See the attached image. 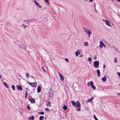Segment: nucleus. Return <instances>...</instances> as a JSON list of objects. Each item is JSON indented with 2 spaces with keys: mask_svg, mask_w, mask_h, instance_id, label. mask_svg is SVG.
I'll use <instances>...</instances> for the list:
<instances>
[{
  "mask_svg": "<svg viewBox=\"0 0 120 120\" xmlns=\"http://www.w3.org/2000/svg\"><path fill=\"white\" fill-rule=\"evenodd\" d=\"M21 26H22L23 27V28L25 29L26 28V26H27L23 24H22L21 25Z\"/></svg>",
  "mask_w": 120,
  "mask_h": 120,
  "instance_id": "obj_19",
  "label": "nucleus"
},
{
  "mask_svg": "<svg viewBox=\"0 0 120 120\" xmlns=\"http://www.w3.org/2000/svg\"><path fill=\"white\" fill-rule=\"evenodd\" d=\"M19 47L20 48L23 49H25L26 48L25 46L23 44L19 45Z\"/></svg>",
  "mask_w": 120,
  "mask_h": 120,
  "instance_id": "obj_9",
  "label": "nucleus"
},
{
  "mask_svg": "<svg viewBox=\"0 0 120 120\" xmlns=\"http://www.w3.org/2000/svg\"><path fill=\"white\" fill-rule=\"evenodd\" d=\"M29 100L32 103H34L35 101L34 99L33 98H31L30 99H29Z\"/></svg>",
  "mask_w": 120,
  "mask_h": 120,
  "instance_id": "obj_11",
  "label": "nucleus"
},
{
  "mask_svg": "<svg viewBox=\"0 0 120 120\" xmlns=\"http://www.w3.org/2000/svg\"><path fill=\"white\" fill-rule=\"evenodd\" d=\"M34 2L35 3V5L38 7L40 8H41L42 7L40 5V4L36 1V0L34 1Z\"/></svg>",
  "mask_w": 120,
  "mask_h": 120,
  "instance_id": "obj_5",
  "label": "nucleus"
},
{
  "mask_svg": "<svg viewBox=\"0 0 120 120\" xmlns=\"http://www.w3.org/2000/svg\"><path fill=\"white\" fill-rule=\"evenodd\" d=\"M103 46H104L105 47L106 46V45H105L104 44L103 45Z\"/></svg>",
  "mask_w": 120,
  "mask_h": 120,
  "instance_id": "obj_45",
  "label": "nucleus"
},
{
  "mask_svg": "<svg viewBox=\"0 0 120 120\" xmlns=\"http://www.w3.org/2000/svg\"><path fill=\"white\" fill-rule=\"evenodd\" d=\"M41 88L39 86L37 88V92L38 93L40 92L41 91Z\"/></svg>",
  "mask_w": 120,
  "mask_h": 120,
  "instance_id": "obj_13",
  "label": "nucleus"
},
{
  "mask_svg": "<svg viewBox=\"0 0 120 120\" xmlns=\"http://www.w3.org/2000/svg\"><path fill=\"white\" fill-rule=\"evenodd\" d=\"M90 0L89 1V2H91V1H92L93 0Z\"/></svg>",
  "mask_w": 120,
  "mask_h": 120,
  "instance_id": "obj_42",
  "label": "nucleus"
},
{
  "mask_svg": "<svg viewBox=\"0 0 120 120\" xmlns=\"http://www.w3.org/2000/svg\"><path fill=\"white\" fill-rule=\"evenodd\" d=\"M26 94L25 96V97L26 98L27 97V91H25Z\"/></svg>",
  "mask_w": 120,
  "mask_h": 120,
  "instance_id": "obj_26",
  "label": "nucleus"
},
{
  "mask_svg": "<svg viewBox=\"0 0 120 120\" xmlns=\"http://www.w3.org/2000/svg\"><path fill=\"white\" fill-rule=\"evenodd\" d=\"M58 73L59 74V75L61 80V81L63 80L64 79V78L63 76L60 74V73L59 72H58Z\"/></svg>",
  "mask_w": 120,
  "mask_h": 120,
  "instance_id": "obj_7",
  "label": "nucleus"
},
{
  "mask_svg": "<svg viewBox=\"0 0 120 120\" xmlns=\"http://www.w3.org/2000/svg\"><path fill=\"white\" fill-rule=\"evenodd\" d=\"M0 78H2V76H1V75H0Z\"/></svg>",
  "mask_w": 120,
  "mask_h": 120,
  "instance_id": "obj_47",
  "label": "nucleus"
},
{
  "mask_svg": "<svg viewBox=\"0 0 120 120\" xmlns=\"http://www.w3.org/2000/svg\"><path fill=\"white\" fill-rule=\"evenodd\" d=\"M51 95L50 96L51 98H52V97L53 96V94H51Z\"/></svg>",
  "mask_w": 120,
  "mask_h": 120,
  "instance_id": "obj_43",
  "label": "nucleus"
},
{
  "mask_svg": "<svg viewBox=\"0 0 120 120\" xmlns=\"http://www.w3.org/2000/svg\"><path fill=\"white\" fill-rule=\"evenodd\" d=\"M49 0H44V1L48 3V4H49V3L48 2Z\"/></svg>",
  "mask_w": 120,
  "mask_h": 120,
  "instance_id": "obj_32",
  "label": "nucleus"
},
{
  "mask_svg": "<svg viewBox=\"0 0 120 120\" xmlns=\"http://www.w3.org/2000/svg\"><path fill=\"white\" fill-rule=\"evenodd\" d=\"M11 87H12V89L13 90H15V87L14 85H11Z\"/></svg>",
  "mask_w": 120,
  "mask_h": 120,
  "instance_id": "obj_29",
  "label": "nucleus"
},
{
  "mask_svg": "<svg viewBox=\"0 0 120 120\" xmlns=\"http://www.w3.org/2000/svg\"><path fill=\"white\" fill-rule=\"evenodd\" d=\"M92 88L94 90H95L96 89L95 86L94 85L91 86Z\"/></svg>",
  "mask_w": 120,
  "mask_h": 120,
  "instance_id": "obj_23",
  "label": "nucleus"
},
{
  "mask_svg": "<svg viewBox=\"0 0 120 120\" xmlns=\"http://www.w3.org/2000/svg\"><path fill=\"white\" fill-rule=\"evenodd\" d=\"M26 76L27 78H29V77L30 75L27 73H26Z\"/></svg>",
  "mask_w": 120,
  "mask_h": 120,
  "instance_id": "obj_28",
  "label": "nucleus"
},
{
  "mask_svg": "<svg viewBox=\"0 0 120 120\" xmlns=\"http://www.w3.org/2000/svg\"><path fill=\"white\" fill-rule=\"evenodd\" d=\"M41 68H42V69H43V70L45 72H46V71L44 69V68H43V67H41Z\"/></svg>",
  "mask_w": 120,
  "mask_h": 120,
  "instance_id": "obj_36",
  "label": "nucleus"
},
{
  "mask_svg": "<svg viewBox=\"0 0 120 120\" xmlns=\"http://www.w3.org/2000/svg\"><path fill=\"white\" fill-rule=\"evenodd\" d=\"M67 107L66 105H64L63 107V109L64 110H65L67 109Z\"/></svg>",
  "mask_w": 120,
  "mask_h": 120,
  "instance_id": "obj_22",
  "label": "nucleus"
},
{
  "mask_svg": "<svg viewBox=\"0 0 120 120\" xmlns=\"http://www.w3.org/2000/svg\"><path fill=\"white\" fill-rule=\"evenodd\" d=\"M106 68V66L105 65H103V68Z\"/></svg>",
  "mask_w": 120,
  "mask_h": 120,
  "instance_id": "obj_41",
  "label": "nucleus"
},
{
  "mask_svg": "<svg viewBox=\"0 0 120 120\" xmlns=\"http://www.w3.org/2000/svg\"><path fill=\"white\" fill-rule=\"evenodd\" d=\"M94 119H95V120H98L96 116L94 115Z\"/></svg>",
  "mask_w": 120,
  "mask_h": 120,
  "instance_id": "obj_31",
  "label": "nucleus"
},
{
  "mask_svg": "<svg viewBox=\"0 0 120 120\" xmlns=\"http://www.w3.org/2000/svg\"><path fill=\"white\" fill-rule=\"evenodd\" d=\"M17 88L18 90H22V87L19 85L17 86Z\"/></svg>",
  "mask_w": 120,
  "mask_h": 120,
  "instance_id": "obj_12",
  "label": "nucleus"
},
{
  "mask_svg": "<svg viewBox=\"0 0 120 120\" xmlns=\"http://www.w3.org/2000/svg\"><path fill=\"white\" fill-rule=\"evenodd\" d=\"M30 120H33L34 119V117L33 116H32L31 117H29L28 118Z\"/></svg>",
  "mask_w": 120,
  "mask_h": 120,
  "instance_id": "obj_17",
  "label": "nucleus"
},
{
  "mask_svg": "<svg viewBox=\"0 0 120 120\" xmlns=\"http://www.w3.org/2000/svg\"><path fill=\"white\" fill-rule=\"evenodd\" d=\"M88 61L90 62H91V58L90 57H89L88 58Z\"/></svg>",
  "mask_w": 120,
  "mask_h": 120,
  "instance_id": "obj_27",
  "label": "nucleus"
},
{
  "mask_svg": "<svg viewBox=\"0 0 120 120\" xmlns=\"http://www.w3.org/2000/svg\"><path fill=\"white\" fill-rule=\"evenodd\" d=\"M89 82H87V86H89Z\"/></svg>",
  "mask_w": 120,
  "mask_h": 120,
  "instance_id": "obj_40",
  "label": "nucleus"
},
{
  "mask_svg": "<svg viewBox=\"0 0 120 120\" xmlns=\"http://www.w3.org/2000/svg\"><path fill=\"white\" fill-rule=\"evenodd\" d=\"M96 58V57H94V59H95V58Z\"/></svg>",
  "mask_w": 120,
  "mask_h": 120,
  "instance_id": "obj_50",
  "label": "nucleus"
},
{
  "mask_svg": "<svg viewBox=\"0 0 120 120\" xmlns=\"http://www.w3.org/2000/svg\"><path fill=\"white\" fill-rule=\"evenodd\" d=\"M45 110L47 111H48V112H49L50 111V110L48 108H46L45 109Z\"/></svg>",
  "mask_w": 120,
  "mask_h": 120,
  "instance_id": "obj_30",
  "label": "nucleus"
},
{
  "mask_svg": "<svg viewBox=\"0 0 120 120\" xmlns=\"http://www.w3.org/2000/svg\"><path fill=\"white\" fill-rule=\"evenodd\" d=\"M117 59V58H115V60H114V62H115V63H116V59Z\"/></svg>",
  "mask_w": 120,
  "mask_h": 120,
  "instance_id": "obj_37",
  "label": "nucleus"
},
{
  "mask_svg": "<svg viewBox=\"0 0 120 120\" xmlns=\"http://www.w3.org/2000/svg\"><path fill=\"white\" fill-rule=\"evenodd\" d=\"M80 108H79L78 109H76V110L78 111H80Z\"/></svg>",
  "mask_w": 120,
  "mask_h": 120,
  "instance_id": "obj_33",
  "label": "nucleus"
},
{
  "mask_svg": "<svg viewBox=\"0 0 120 120\" xmlns=\"http://www.w3.org/2000/svg\"><path fill=\"white\" fill-rule=\"evenodd\" d=\"M99 64V63L98 61H95L94 62V67L96 68H98Z\"/></svg>",
  "mask_w": 120,
  "mask_h": 120,
  "instance_id": "obj_3",
  "label": "nucleus"
},
{
  "mask_svg": "<svg viewBox=\"0 0 120 120\" xmlns=\"http://www.w3.org/2000/svg\"><path fill=\"white\" fill-rule=\"evenodd\" d=\"M82 28L87 34H89V37H90V35L91 33V32L89 31V30L88 29L86 28L83 27H82Z\"/></svg>",
  "mask_w": 120,
  "mask_h": 120,
  "instance_id": "obj_2",
  "label": "nucleus"
},
{
  "mask_svg": "<svg viewBox=\"0 0 120 120\" xmlns=\"http://www.w3.org/2000/svg\"><path fill=\"white\" fill-rule=\"evenodd\" d=\"M97 75L98 77H99L100 76V71L98 69L97 70Z\"/></svg>",
  "mask_w": 120,
  "mask_h": 120,
  "instance_id": "obj_14",
  "label": "nucleus"
},
{
  "mask_svg": "<svg viewBox=\"0 0 120 120\" xmlns=\"http://www.w3.org/2000/svg\"><path fill=\"white\" fill-rule=\"evenodd\" d=\"M94 97H92L90 99H88L87 101L88 102H90L91 101H92L94 99Z\"/></svg>",
  "mask_w": 120,
  "mask_h": 120,
  "instance_id": "obj_18",
  "label": "nucleus"
},
{
  "mask_svg": "<svg viewBox=\"0 0 120 120\" xmlns=\"http://www.w3.org/2000/svg\"><path fill=\"white\" fill-rule=\"evenodd\" d=\"M118 94V95H120V94Z\"/></svg>",
  "mask_w": 120,
  "mask_h": 120,
  "instance_id": "obj_49",
  "label": "nucleus"
},
{
  "mask_svg": "<svg viewBox=\"0 0 120 120\" xmlns=\"http://www.w3.org/2000/svg\"><path fill=\"white\" fill-rule=\"evenodd\" d=\"M65 60L67 61V62H68V60L67 58H66L65 59Z\"/></svg>",
  "mask_w": 120,
  "mask_h": 120,
  "instance_id": "obj_39",
  "label": "nucleus"
},
{
  "mask_svg": "<svg viewBox=\"0 0 120 120\" xmlns=\"http://www.w3.org/2000/svg\"><path fill=\"white\" fill-rule=\"evenodd\" d=\"M72 105L73 106H75V107H79L80 106V104L78 101H76L75 103L74 101H71Z\"/></svg>",
  "mask_w": 120,
  "mask_h": 120,
  "instance_id": "obj_1",
  "label": "nucleus"
},
{
  "mask_svg": "<svg viewBox=\"0 0 120 120\" xmlns=\"http://www.w3.org/2000/svg\"><path fill=\"white\" fill-rule=\"evenodd\" d=\"M104 44L102 41H101L100 42V45L99 46L100 47L102 48L103 47Z\"/></svg>",
  "mask_w": 120,
  "mask_h": 120,
  "instance_id": "obj_10",
  "label": "nucleus"
},
{
  "mask_svg": "<svg viewBox=\"0 0 120 120\" xmlns=\"http://www.w3.org/2000/svg\"><path fill=\"white\" fill-rule=\"evenodd\" d=\"M80 52L81 51L79 50H78L77 51L75 52V54L76 56H77L79 54H80Z\"/></svg>",
  "mask_w": 120,
  "mask_h": 120,
  "instance_id": "obj_6",
  "label": "nucleus"
},
{
  "mask_svg": "<svg viewBox=\"0 0 120 120\" xmlns=\"http://www.w3.org/2000/svg\"><path fill=\"white\" fill-rule=\"evenodd\" d=\"M106 78L105 76H104V77H103L102 79V80L104 82L106 81Z\"/></svg>",
  "mask_w": 120,
  "mask_h": 120,
  "instance_id": "obj_21",
  "label": "nucleus"
},
{
  "mask_svg": "<svg viewBox=\"0 0 120 120\" xmlns=\"http://www.w3.org/2000/svg\"><path fill=\"white\" fill-rule=\"evenodd\" d=\"M90 85L91 86H92V85H94V83L93 82H92V81H91L90 82Z\"/></svg>",
  "mask_w": 120,
  "mask_h": 120,
  "instance_id": "obj_25",
  "label": "nucleus"
},
{
  "mask_svg": "<svg viewBox=\"0 0 120 120\" xmlns=\"http://www.w3.org/2000/svg\"><path fill=\"white\" fill-rule=\"evenodd\" d=\"M88 43L87 42H85L84 43V46H87L88 45Z\"/></svg>",
  "mask_w": 120,
  "mask_h": 120,
  "instance_id": "obj_20",
  "label": "nucleus"
},
{
  "mask_svg": "<svg viewBox=\"0 0 120 120\" xmlns=\"http://www.w3.org/2000/svg\"><path fill=\"white\" fill-rule=\"evenodd\" d=\"M27 108L29 110H30V108L29 106H27Z\"/></svg>",
  "mask_w": 120,
  "mask_h": 120,
  "instance_id": "obj_35",
  "label": "nucleus"
},
{
  "mask_svg": "<svg viewBox=\"0 0 120 120\" xmlns=\"http://www.w3.org/2000/svg\"><path fill=\"white\" fill-rule=\"evenodd\" d=\"M46 105L47 106L50 107L51 106V104L50 101H49L48 103L46 104Z\"/></svg>",
  "mask_w": 120,
  "mask_h": 120,
  "instance_id": "obj_16",
  "label": "nucleus"
},
{
  "mask_svg": "<svg viewBox=\"0 0 120 120\" xmlns=\"http://www.w3.org/2000/svg\"><path fill=\"white\" fill-rule=\"evenodd\" d=\"M3 84L5 86V87H6L7 88H8L9 87L7 84V83L5 82H3Z\"/></svg>",
  "mask_w": 120,
  "mask_h": 120,
  "instance_id": "obj_15",
  "label": "nucleus"
},
{
  "mask_svg": "<svg viewBox=\"0 0 120 120\" xmlns=\"http://www.w3.org/2000/svg\"><path fill=\"white\" fill-rule=\"evenodd\" d=\"M105 23L106 24V25L111 27V26L110 25V22H109L107 20H105Z\"/></svg>",
  "mask_w": 120,
  "mask_h": 120,
  "instance_id": "obj_8",
  "label": "nucleus"
},
{
  "mask_svg": "<svg viewBox=\"0 0 120 120\" xmlns=\"http://www.w3.org/2000/svg\"><path fill=\"white\" fill-rule=\"evenodd\" d=\"M50 94H49V96H50Z\"/></svg>",
  "mask_w": 120,
  "mask_h": 120,
  "instance_id": "obj_51",
  "label": "nucleus"
},
{
  "mask_svg": "<svg viewBox=\"0 0 120 120\" xmlns=\"http://www.w3.org/2000/svg\"><path fill=\"white\" fill-rule=\"evenodd\" d=\"M103 21L104 22H105V19H103Z\"/></svg>",
  "mask_w": 120,
  "mask_h": 120,
  "instance_id": "obj_44",
  "label": "nucleus"
},
{
  "mask_svg": "<svg viewBox=\"0 0 120 120\" xmlns=\"http://www.w3.org/2000/svg\"><path fill=\"white\" fill-rule=\"evenodd\" d=\"M28 84L33 87H36L37 85L36 83L35 82L30 83L29 82Z\"/></svg>",
  "mask_w": 120,
  "mask_h": 120,
  "instance_id": "obj_4",
  "label": "nucleus"
},
{
  "mask_svg": "<svg viewBox=\"0 0 120 120\" xmlns=\"http://www.w3.org/2000/svg\"><path fill=\"white\" fill-rule=\"evenodd\" d=\"M44 118V117L42 116H41L39 117L40 120H42Z\"/></svg>",
  "mask_w": 120,
  "mask_h": 120,
  "instance_id": "obj_24",
  "label": "nucleus"
},
{
  "mask_svg": "<svg viewBox=\"0 0 120 120\" xmlns=\"http://www.w3.org/2000/svg\"><path fill=\"white\" fill-rule=\"evenodd\" d=\"M117 1H118L120 2V0H117Z\"/></svg>",
  "mask_w": 120,
  "mask_h": 120,
  "instance_id": "obj_46",
  "label": "nucleus"
},
{
  "mask_svg": "<svg viewBox=\"0 0 120 120\" xmlns=\"http://www.w3.org/2000/svg\"><path fill=\"white\" fill-rule=\"evenodd\" d=\"M95 10L96 12H97V11L96 9H95Z\"/></svg>",
  "mask_w": 120,
  "mask_h": 120,
  "instance_id": "obj_48",
  "label": "nucleus"
},
{
  "mask_svg": "<svg viewBox=\"0 0 120 120\" xmlns=\"http://www.w3.org/2000/svg\"><path fill=\"white\" fill-rule=\"evenodd\" d=\"M40 114L41 115H43L44 114V112H40Z\"/></svg>",
  "mask_w": 120,
  "mask_h": 120,
  "instance_id": "obj_34",
  "label": "nucleus"
},
{
  "mask_svg": "<svg viewBox=\"0 0 120 120\" xmlns=\"http://www.w3.org/2000/svg\"><path fill=\"white\" fill-rule=\"evenodd\" d=\"M117 74H118V75L120 76V73L118 72L117 73Z\"/></svg>",
  "mask_w": 120,
  "mask_h": 120,
  "instance_id": "obj_38",
  "label": "nucleus"
}]
</instances>
